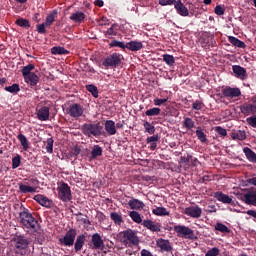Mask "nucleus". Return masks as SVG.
Listing matches in <instances>:
<instances>
[{
    "instance_id": "nucleus-1",
    "label": "nucleus",
    "mask_w": 256,
    "mask_h": 256,
    "mask_svg": "<svg viewBox=\"0 0 256 256\" xmlns=\"http://www.w3.org/2000/svg\"><path fill=\"white\" fill-rule=\"evenodd\" d=\"M240 112L246 116L255 115L247 118L246 123L249 127L256 128V95L251 96L248 102L240 106Z\"/></svg>"
},
{
    "instance_id": "nucleus-2",
    "label": "nucleus",
    "mask_w": 256,
    "mask_h": 256,
    "mask_svg": "<svg viewBox=\"0 0 256 256\" xmlns=\"http://www.w3.org/2000/svg\"><path fill=\"white\" fill-rule=\"evenodd\" d=\"M80 131H82V134L88 138H98L104 134V127L100 122L84 123L80 127Z\"/></svg>"
},
{
    "instance_id": "nucleus-3",
    "label": "nucleus",
    "mask_w": 256,
    "mask_h": 256,
    "mask_svg": "<svg viewBox=\"0 0 256 256\" xmlns=\"http://www.w3.org/2000/svg\"><path fill=\"white\" fill-rule=\"evenodd\" d=\"M119 237L120 242H122L125 247L138 246L140 243V240L133 229L123 230L120 232Z\"/></svg>"
},
{
    "instance_id": "nucleus-4",
    "label": "nucleus",
    "mask_w": 256,
    "mask_h": 256,
    "mask_svg": "<svg viewBox=\"0 0 256 256\" xmlns=\"http://www.w3.org/2000/svg\"><path fill=\"white\" fill-rule=\"evenodd\" d=\"M158 4L161 6H172L176 8L177 14L181 17H188V9L185 7L181 0H158Z\"/></svg>"
},
{
    "instance_id": "nucleus-5",
    "label": "nucleus",
    "mask_w": 256,
    "mask_h": 256,
    "mask_svg": "<svg viewBox=\"0 0 256 256\" xmlns=\"http://www.w3.org/2000/svg\"><path fill=\"white\" fill-rule=\"evenodd\" d=\"M122 64V54L114 52L111 55H108L102 60V66L105 69H115Z\"/></svg>"
},
{
    "instance_id": "nucleus-6",
    "label": "nucleus",
    "mask_w": 256,
    "mask_h": 256,
    "mask_svg": "<svg viewBox=\"0 0 256 256\" xmlns=\"http://www.w3.org/2000/svg\"><path fill=\"white\" fill-rule=\"evenodd\" d=\"M174 232H176L177 237L185 240H197V236L194 233V230H192L189 227L183 226V225H176L174 226Z\"/></svg>"
},
{
    "instance_id": "nucleus-7",
    "label": "nucleus",
    "mask_w": 256,
    "mask_h": 256,
    "mask_svg": "<svg viewBox=\"0 0 256 256\" xmlns=\"http://www.w3.org/2000/svg\"><path fill=\"white\" fill-rule=\"evenodd\" d=\"M77 237H79L77 236V229L71 228L66 232L64 237L59 238V243L62 246L71 247L73 246V242L77 241Z\"/></svg>"
},
{
    "instance_id": "nucleus-8",
    "label": "nucleus",
    "mask_w": 256,
    "mask_h": 256,
    "mask_svg": "<svg viewBox=\"0 0 256 256\" xmlns=\"http://www.w3.org/2000/svg\"><path fill=\"white\" fill-rule=\"evenodd\" d=\"M57 192L60 201L64 203H68L71 201V188L67 183H61L60 186L57 188Z\"/></svg>"
},
{
    "instance_id": "nucleus-9",
    "label": "nucleus",
    "mask_w": 256,
    "mask_h": 256,
    "mask_svg": "<svg viewBox=\"0 0 256 256\" xmlns=\"http://www.w3.org/2000/svg\"><path fill=\"white\" fill-rule=\"evenodd\" d=\"M14 243H15L14 247L17 250L16 254H19V255H23V253L19 251L27 250L28 245H30V241L28 240V238L23 235H17L14 238Z\"/></svg>"
},
{
    "instance_id": "nucleus-10",
    "label": "nucleus",
    "mask_w": 256,
    "mask_h": 256,
    "mask_svg": "<svg viewBox=\"0 0 256 256\" xmlns=\"http://www.w3.org/2000/svg\"><path fill=\"white\" fill-rule=\"evenodd\" d=\"M30 185L32 186H28L25 183H18L17 186L19 187V193H35L36 187L39 185V180L34 178L30 179Z\"/></svg>"
},
{
    "instance_id": "nucleus-11",
    "label": "nucleus",
    "mask_w": 256,
    "mask_h": 256,
    "mask_svg": "<svg viewBox=\"0 0 256 256\" xmlns=\"http://www.w3.org/2000/svg\"><path fill=\"white\" fill-rule=\"evenodd\" d=\"M67 113L71 118L79 119L84 114V107L79 103L70 104Z\"/></svg>"
},
{
    "instance_id": "nucleus-12",
    "label": "nucleus",
    "mask_w": 256,
    "mask_h": 256,
    "mask_svg": "<svg viewBox=\"0 0 256 256\" xmlns=\"http://www.w3.org/2000/svg\"><path fill=\"white\" fill-rule=\"evenodd\" d=\"M19 224L30 233H37L40 227L37 219L19 221Z\"/></svg>"
},
{
    "instance_id": "nucleus-13",
    "label": "nucleus",
    "mask_w": 256,
    "mask_h": 256,
    "mask_svg": "<svg viewBox=\"0 0 256 256\" xmlns=\"http://www.w3.org/2000/svg\"><path fill=\"white\" fill-rule=\"evenodd\" d=\"M203 213V210L199 206H190L184 208V215L192 217L193 219H199Z\"/></svg>"
},
{
    "instance_id": "nucleus-14",
    "label": "nucleus",
    "mask_w": 256,
    "mask_h": 256,
    "mask_svg": "<svg viewBox=\"0 0 256 256\" xmlns=\"http://www.w3.org/2000/svg\"><path fill=\"white\" fill-rule=\"evenodd\" d=\"M156 246L159 248L161 253H170L173 250L170 241L163 238H159L158 240H156Z\"/></svg>"
},
{
    "instance_id": "nucleus-15",
    "label": "nucleus",
    "mask_w": 256,
    "mask_h": 256,
    "mask_svg": "<svg viewBox=\"0 0 256 256\" xmlns=\"http://www.w3.org/2000/svg\"><path fill=\"white\" fill-rule=\"evenodd\" d=\"M233 74H235V78L239 79L240 81H246L247 79V71L240 65H233L231 67Z\"/></svg>"
},
{
    "instance_id": "nucleus-16",
    "label": "nucleus",
    "mask_w": 256,
    "mask_h": 256,
    "mask_svg": "<svg viewBox=\"0 0 256 256\" xmlns=\"http://www.w3.org/2000/svg\"><path fill=\"white\" fill-rule=\"evenodd\" d=\"M145 229L149 230L150 232H160L161 231V224L156 223L152 220H143L142 223H140Z\"/></svg>"
},
{
    "instance_id": "nucleus-17",
    "label": "nucleus",
    "mask_w": 256,
    "mask_h": 256,
    "mask_svg": "<svg viewBox=\"0 0 256 256\" xmlns=\"http://www.w3.org/2000/svg\"><path fill=\"white\" fill-rule=\"evenodd\" d=\"M222 95L226 98H239L241 95L239 88L226 87L222 90Z\"/></svg>"
},
{
    "instance_id": "nucleus-18",
    "label": "nucleus",
    "mask_w": 256,
    "mask_h": 256,
    "mask_svg": "<svg viewBox=\"0 0 256 256\" xmlns=\"http://www.w3.org/2000/svg\"><path fill=\"white\" fill-rule=\"evenodd\" d=\"M242 201H244L246 205L256 207V190H251L244 194V196L242 197Z\"/></svg>"
},
{
    "instance_id": "nucleus-19",
    "label": "nucleus",
    "mask_w": 256,
    "mask_h": 256,
    "mask_svg": "<svg viewBox=\"0 0 256 256\" xmlns=\"http://www.w3.org/2000/svg\"><path fill=\"white\" fill-rule=\"evenodd\" d=\"M35 202L39 203L42 207L46 209H50L52 207V200L48 199L47 197L43 196L42 194H37L34 196Z\"/></svg>"
},
{
    "instance_id": "nucleus-20",
    "label": "nucleus",
    "mask_w": 256,
    "mask_h": 256,
    "mask_svg": "<svg viewBox=\"0 0 256 256\" xmlns=\"http://www.w3.org/2000/svg\"><path fill=\"white\" fill-rule=\"evenodd\" d=\"M91 243L93 244V249L95 250H102L104 248V240H102V237L98 233L91 236Z\"/></svg>"
},
{
    "instance_id": "nucleus-21",
    "label": "nucleus",
    "mask_w": 256,
    "mask_h": 256,
    "mask_svg": "<svg viewBox=\"0 0 256 256\" xmlns=\"http://www.w3.org/2000/svg\"><path fill=\"white\" fill-rule=\"evenodd\" d=\"M50 118V108L48 106H42L37 110V119L41 122H46Z\"/></svg>"
},
{
    "instance_id": "nucleus-22",
    "label": "nucleus",
    "mask_w": 256,
    "mask_h": 256,
    "mask_svg": "<svg viewBox=\"0 0 256 256\" xmlns=\"http://www.w3.org/2000/svg\"><path fill=\"white\" fill-rule=\"evenodd\" d=\"M213 198L217 199L222 204L231 205L233 200L231 197H229L227 194H224L222 192H215L213 193Z\"/></svg>"
},
{
    "instance_id": "nucleus-23",
    "label": "nucleus",
    "mask_w": 256,
    "mask_h": 256,
    "mask_svg": "<svg viewBox=\"0 0 256 256\" xmlns=\"http://www.w3.org/2000/svg\"><path fill=\"white\" fill-rule=\"evenodd\" d=\"M103 127L105 133H107L109 136H115L116 129H118L115 127V122L113 120H106Z\"/></svg>"
},
{
    "instance_id": "nucleus-24",
    "label": "nucleus",
    "mask_w": 256,
    "mask_h": 256,
    "mask_svg": "<svg viewBox=\"0 0 256 256\" xmlns=\"http://www.w3.org/2000/svg\"><path fill=\"white\" fill-rule=\"evenodd\" d=\"M86 243V235L80 234L77 236V240L73 242L75 252H80L84 244Z\"/></svg>"
},
{
    "instance_id": "nucleus-25",
    "label": "nucleus",
    "mask_w": 256,
    "mask_h": 256,
    "mask_svg": "<svg viewBox=\"0 0 256 256\" xmlns=\"http://www.w3.org/2000/svg\"><path fill=\"white\" fill-rule=\"evenodd\" d=\"M125 49L132 52H138L143 49V44L141 41H129L126 43Z\"/></svg>"
},
{
    "instance_id": "nucleus-26",
    "label": "nucleus",
    "mask_w": 256,
    "mask_h": 256,
    "mask_svg": "<svg viewBox=\"0 0 256 256\" xmlns=\"http://www.w3.org/2000/svg\"><path fill=\"white\" fill-rule=\"evenodd\" d=\"M145 142L150 145L149 146V149L150 151H155L156 150V147H158V142H159V135L156 134V135H152V136H149L147 137V139L145 140Z\"/></svg>"
},
{
    "instance_id": "nucleus-27",
    "label": "nucleus",
    "mask_w": 256,
    "mask_h": 256,
    "mask_svg": "<svg viewBox=\"0 0 256 256\" xmlns=\"http://www.w3.org/2000/svg\"><path fill=\"white\" fill-rule=\"evenodd\" d=\"M25 83L30 85V87H35L39 83V76L37 74L23 75Z\"/></svg>"
},
{
    "instance_id": "nucleus-28",
    "label": "nucleus",
    "mask_w": 256,
    "mask_h": 256,
    "mask_svg": "<svg viewBox=\"0 0 256 256\" xmlns=\"http://www.w3.org/2000/svg\"><path fill=\"white\" fill-rule=\"evenodd\" d=\"M86 19V14L84 12H73L70 15V20L73 21V23L80 24Z\"/></svg>"
},
{
    "instance_id": "nucleus-29",
    "label": "nucleus",
    "mask_w": 256,
    "mask_h": 256,
    "mask_svg": "<svg viewBox=\"0 0 256 256\" xmlns=\"http://www.w3.org/2000/svg\"><path fill=\"white\" fill-rule=\"evenodd\" d=\"M35 220L34 216H32V213L27 208H23V211L19 212V222L23 221H33Z\"/></svg>"
},
{
    "instance_id": "nucleus-30",
    "label": "nucleus",
    "mask_w": 256,
    "mask_h": 256,
    "mask_svg": "<svg viewBox=\"0 0 256 256\" xmlns=\"http://www.w3.org/2000/svg\"><path fill=\"white\" fill-rule=\"evenodd\" d=\"M201 47L204 49L210 48V45L213 44V36H210L208 34H204L201 36L200 39Z\"/></svg>"
},
{
    "instance_id": "nucleus-31",
    "label": "nucleus",
    "mask_w": 256,
    "mask_h": 256,
    "mask_svg": "<svg viewBox=\"0 0 256 256\" xmlns=\"http://www.w3.org/2000/svg\"><path fill=\"white\" fill-rule=\"evenodd\" d=\"M58 14L59 13L57 10H53L52 12H50V14L46 16V20H44V23H42V25L52 26L53 22H55V19H57Z\"/></svg>"
},
{
    "instance_id": "nucleus-32",
    "label": "nucleus",
    "mask_w": 256,
    "mask_h": 256,
    "mask_svg": "<svg viewBox=\"0 0 256 256\" xmlns=\"http://www.w3.org/2000/svg\"><path fill=\"white\" fill-rule=\"evenodd\" d=\"M228 41L234 47H237V48H240V49H246V44L243 41L239 40L237 37L229 36Z\"/></svg>"
},
{
    "instance_id": "nucleus-33",
    "label": "nucleus",
    "mask_w": 256,
    "mask_h": 256,
    "mask_svg": "<svg viewBox=\"0 0 256 256\" xmlns=\"http://www.w3.org/2000/svg\"><path fill=\"white\" fill-rule=\"evenodd\" d=\"M128 205L131 207V210H142L145 207V204L138 199L129 200Z\"/></svg>"
},
{
    "instance_id": "nucleus-34",
    "label": "nucleus",
    "mask_w": 256,
    "mask_h": 256,
    "mask_svg": "<svg viewBox=\"0 0 256 256\" xmlns=\"http://www.w3.org/2000/svg\"><path fill=\"white\" fill-rule=\"evenodd\" d=\"M244 155L246 156L247 161L251 163H256V153L253 152L250 148L244 147Z\"/></svg>"
},
{
    "instance_id": "nucleus-35",
    "label": "nucleus",
    "mask_w": 256,
    "mask_h": 256,
    "mask_svg": "<svg viewBox=\"0 0 256 256\" xmlns=\"http://www.w3.org/2000/svg\"><path fill=\"white\" fill-rule=\"evenodd\" d=\"M101 156H102V147H100L99 145L93 146V148L91 149V156L89 160L93 161Z\"/></svg>"
},
{
    "instance_id": "nucleus-36",
    "label": "nucleus",
    "mask_w": 256,
    "mask_h": 256,
    "mask_svg": "<svg viewBox=\"0 0 256 256\" xmlns=\"http://www.w3.org/2000/svg\"><path fill=\"white\" fill-rule=\"evenodd\" d=\"M110 218L116 226H121L123 223L122 215H120L118 212H111Z\"/></svg>"
},
{
    "instance_id": "nucleus-37",
    "label": "nucleus",
    "mask_w": 256,
    "mask_h": 256,
    "mask_svg": "<svg viewBox=\"0 0 256 256\" xmlns=\"http://www.w3.org/2000/svg\"><path fill=\"white\" fill-rule=\"evenodd\" d=\"M17 140H19L21 147H23V151H28L29 143L27 140V136L19 133V134H17Z\"/></svg>"
},
{
    "instance_id": "nucleus-38",
    "label": "nucleus",
    "mask_w": 256,
    "mask_h": 256,
    "mask_svg": "<svg viewBox=\"0 0 256 256\" xmlns=\"http://www.w3.org/2000/svg\"><path fill=\"white\" fill-rule=\"evenodd\" d=\"M116 27H118V25L113 24V25H111V28H108L107 31H104L105 38L113 39V37H116V34H117L116 29H115Z\"/></svg>"
},
{
    "instance_id": "nucleus-39",
    "label": "nucleus",
    "mask_w": 256,
    "mask_h": 256,
    "mask_svg": "<svg viewBox=\"0 0 256 256\" xmlns=\"http://www.w3.org/2000/svg\"><path fill=\"white\" fill-rule=\"evenodd\" d=\"M51 53H52V55H68V54H70V51H68L67 49H65L61 46H54L51 49Z\"/></svg>"
},
{
    "instance_id": "nucleus-40",
    "label": "nucleus",
    "mask_w": 256,
    "mask_h": 256,
    "mask_svg": "<svg viewBox=\"0 0 256 256\" xmlns=\"http://www.w3.org/2000/svg\"><path fill=\"white\" fill-rule=\"evenodd\" d=\"M231 138L233 140L244 141L246 140V132L244 130H238L237 132L231 134Z\"/></svg>"
},
{
    "instance_id": "nucleus-41",
    "label": "nucleus",
    "mask_w": 256,
    "mask_h": 256,
    "mask_svg": "<svg viewBox=\"0 0 256 256\" xmlns=\"http://www.w3.org/2000/svg\"><path fill=\"white\" fill-rule=\"evenodd\" d=\"M195 136H197V139H199L202 144L206 143V134H204L203 129L200 126L197 127V130H195Z\"/></svg>"
},
{
    "instance_id": "nucleus-42",
    "label": "nucleus",
    "mask_w": 256,
    "mask_h": 256,
    "mask_svg": "<svg viewBox=\"0 0 256 256\" xmlns=\"http://www.w3.org/2000/svg\"><path fill=\"white\" fill-rule=\"evenodd\" d=\"M152 214H154L156 216H169L170 215V213L164 207H158V208L152 209Z\"/></svg>"
},
{
    "instance_id": "nucleus-43",
    "label": "nucleus",
    "mask_w": 256,
    "mask_h": 256,
    "mask_svg": "<svg viewBox=\"0 0 256 256\" xmlns=\"http://www.w3.org/2000/svg\"><path fill=\"white\" fill-rule=\"evenodd\" d=\"M34 69H35L34 64H28L26 66H23V69H21V74L23 76L35 74L34 72H32V70H34Z\"/></svg>"
},
{
    "instance_id": "nucleus-44",
    "label": "nucleus",
    "mask_w": 256,
    "mask_h": 256,
    "mask_svg": "<svg viewBox=\"0 0 256 256\" xmlns=\"http://www.w3.org/2000/svg\"><path fill=\"white\" fill-rule=\"evenodd\" d=\"M163 62H165L168 67H173L176 63V59H174V56L172 55L163 54Z\"/></svg>"
},
{
    "instance_id": "nucleus-45",
    "label": "nucleus",
    "mask_w": 256,
    "mask_h": 256,
    "mask_svg": "<svg viewBox=\"0 0 256 256\" xmlns=\"http://www.w3.org/2000/svg\"><path fill=\"white\" fill-rule=\"evenodd\" d=\"M16 25L21 27V28H25V29L30 28V22L25 18H18L16 20Z\"/></svg>"
},
{
    "instance_id": "nucleus-46",
    "label": "nucleus",
    "mask_w": 256,
    "mask_h": 256,
    "mask_svg": "<svg viewBox=\"0 0 256 256\" xmlns=\"http://www.w3.org/2000/svg\"><path fill=\"white\" fill-rule=\"evenodd\" d=\"M129 217H131V220L134 223H138V224L143 223V220H141L140 213H138L137 211H132L131 213H129Z\"/></svg>"
},
{
    "instance_id": "nucleus-47",
    "label": "nucleus",
    "mask_w": 256,
    "mask_h": 256,
    "mask_svg": "<svg viewBox=\"0 0 256 256\" xmlns=\"http://www.w3.org/2000/svg\"><path fill=\"white\" fill-rule=\"evenodd\" d=\"M126 43H123L122 41L113 40L111 43H109V48H120L122 50H125Z\"/></svg>"
},
{
    "instance_id": "nucleus-48",
    "label": "nucleus",
    "mask_w": 256,
    "mask_h": 256,
    "mask_svg": "<svg viewBox=\"0 0 256 256\" xmlns=\"http://www.w3.org/2000/svg\"><path fill=\"white\" fill-rule=\"evenodd\" d=\"M86 91H88L89 93H91V96H93V98H98V89L97 86L90 84V85H86Z\"/></svg>"
},
{
    "instance_id": "nucleus-49",
    "label": "nucleus",
    "mask_w": 256,
    "mask_h": 256,
    "mask_svg": "<svg viewBox=\"0 0 256 256\" xmlns=\"http://www.w3.org/2000/svg\"><path fill=\"white\" fill-rule=\"evenodd\" d=\"M143 128L145 129V132L150 135H153L156 132V128L150 122L143 123Z\"/></svg>"
},
{
    "instance_id": "nucleus-50",
    "label": "nucleus",
    "mask_w": 256,
    "mask_h": 256,
    "mask_svg": "<svg viewBox=\"0 0 256 256\" xmlns=\"http://www.w3.org/2000/svg\"><path fill=\"white\" fill-rule=\"evenodd\" d=\"M161 113V109L159 108H150L149 110H147L145 112V115H147V117H156Z\"/></svg>"
},
{
    "instance_id": "nucleus-51",
    "label": "nucleus",
    "mask_w": 256,
    "mask_h": 256,
    "mask_svg": "<svg viewBox=\"0 0 256 256\" xmlns=\"http://www.w3.org/2000/svg\"><path fill=\"white\" fill-rule=\"evenodd\" d=\"M5 91H7L10 94H17L19 93V85L18 84H12L11 86L5 87Z\"/></svg>"
},
{
    "instance_id": "nucleus-52",
    "label": "nucleus",
    "mask_w": 256,
    "mask_h": 256,
    "mask_svg": "<svg viewBox=\"0 0 256 256\" xmlns=\"http://www.w3.org/2000/svg\"><path fill=\"white\" fill-rule=\"evenodd\" d=\"M184 128L191 130L195 127V122L192 120V118H184L183 122Z\"/></svg>"
},
{
    "instance_id": "nucleus-53",
    "label": "nucleus",
    "mask_w": 256,
    "mask_h": 256,
    "mask_svg": "<svg viewBox=\"0 0 256 256\" xmlns=\"http://www.w3.org/2000/svg\"><path fill=\"white\" fill-rule=\"evenodd\" d=\"M215 231H219L220 233H229V228L222 223H217L215 224Z\"/></svg>"
},
{
    "instance_id": "nucleus-54",
    "label": "nucleus",
    "mask_w": 256,
    "mask_h": 256,
    "mask_svg": "<svg viewBox=\"0 0 256 256\" xmlns=\"http://www.w3.org/2000/svg\"><path fill=\"white\" fill-rule=\"evenodd\" d=\"M51 25H46V24H37V26H35V29L37 31V33L39 34H46V28L50 27Z\"/></svg>"
},
{
    "instance_id": "nucleus-55",
    "label": "nucleus",
    "mask_w": 256,
    "mask_h": 256,
    "mask_svg": "<svg viewBox=\"0 0 256 256\" xmlns=\"http://www.w3.org/2000/svg\"><path fill=\"white\" fill-rule=\"evenodd\" d=\"M21 165V156L16 155L12 158V169H17Z\"/></svg>"
},
{
    "instance_id": "nucleus-56",
    "label": "nucleus",
    "mask_w": 256,
    "mask_h": 256,
    "mask_svg": "<svg viewBox=\"0 0 256 256\" xmlns=\"http://www.w3.org/2000/svg\"><path fill=\"white\" fill-rule=\"evenodd\" d=\"M220 252H221V250H219V248L213 247L212 249L206 251L204 256H219Z\"/></svg>"
},
{
    "instance_id": "nucleus-57",
    "label": "nucleus",
    "mask_w": 256,
    "mask_h": 256,
    "mask_svg": "<svg viewBox=\"0 0 256 256\" xmlns=\"http://www.w3.org/2000/svg\"><path fill=\"white\" fill-rule=\"evenodd\" d=\"M96 24L100 27L109 25V19L105 16H102L100 19H96Z\"/></svg>"
},
{
    "instance_id": "nucleus-58",
    "label": "nucleus",
    "mask_w": 256,
    "mask_h": 256,
    "mask_svg": "<svg viewBox=\"0 0 256 256\" xmlns=\"http://www.w3.org/2000/svg\"><path fill=\"white\" fill-rule=\"evenodd\" d=\"M46 152L53 153V138L46 139Z\"/></svg>"
},
{
    "instance_id": "nucleus-59",
    "label": "nucleus",
    "mask_w": 256,
    "mask_h": 256,
    "mask_svg": "<svg viewBox=\"0 0 256 256\" xmlns=\"http://www.w3.org/2000/svg\"><path fill=\"white\" fill-rule=\"evenodd\" d=\"M215 133L219 134L220 137H226L228 135L226 129L222 128L221 126L215 127Z\"/></svg>"
},
{
    "instance_id": "nucleus-60",
    "label": "nucleus",
    "mask_w": 256,
    "mask_h": 256,
    "mask_svg": "<svg viewBox=\"0 0 256 256\" xmlns=\"http://www.w3.org/2000/svg\"><path fill=\"white\" fill-rule=\"evenodd\" d=\"M192 109H194L195 111H201V109H203V102L199 100L194 101V103L192 104Z\"/></svg>"
},
{
    "instance_id": "nucleus-61",
    "label": "nucleus",
    "mask_w": 256,
    "mask_h": 256,
    "mask_svg": "<svg viewBox=\"0 0 256 256\" xmlns=\"http://www.w3.org/2000/svg\"><path fill=\"white\" fill-rule=\"evenodd\" d=\"M224 12H225L224 7H222L221 5L215 6V8H214V13H215V15H217V16H223V15H224Z\"/></svg>"
},
{
    "instance_id": "nucleus-62",
    "label": "nucleus",
    "mask_w": 256,
    "mask_h": 256,
    "mask_svg": "<svg viewBox=\"0 0 256 256\" xmlns=\"http://www.w3.org/2000/svg\"><path fill=\"white\" fill-rule=\"evenodd\" d=\"M194 159V157L190 154H187L186 156H181L180 160H181V163H189L191 162V160Z\"/></svg>"
},
{
    "instance_id": "nucleus-63",
    "label": "nucleus",
    "mask_w": 256,
    "mask_h": 256,
    "mask_svg": "<svg viewBox=\"0 0 256 256\" xmlns=\"http://www.w3.org/2000/svg\"><path fill=\"white\" fill-rule=\"evenodd\" d=\"M167 101H168L167 98H165V99L156 98V99H154V105L161 106V105L167 103Z\"/></svg>"
},
{
    "instance_id": "nucleus-64",
    "label": "nucleus",
    "mask_w": 256,
    "mask_h": 256,
    "mask_svg": "<svg viewBox=\"0 0 256 256\" xmlns=\"http://www.w3.org/2000/svg\"><path fill=\"white\" fill-rule=\"evenodd\" d=\"M80 154V148L79 146H75L74 148L71 149V156L77 157Z\"/></svg>"
}]
</instances>
